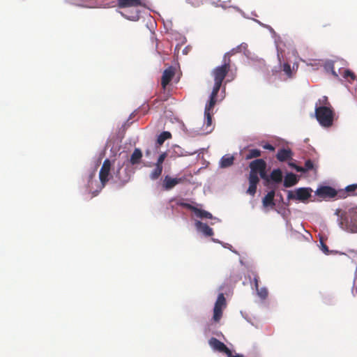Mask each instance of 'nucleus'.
Here are the masks:
<instances>
[{
    "label": "nucleus",
    "mask_w": 357,
    "mask_h": 357,
    "mask_svg": "<svg viewBox=\"0 0 357 357\" xmlns=\"http://www.w3.org/2000/svg\"><path fill=\"white\" fill-rule=\"evenodd\" d=\"M335 215L339 217V225L342 229L357 233V206L344 211L337 209Z\"/></svg>",
    "instance_id": "1"
},
{
    "label": "nucleus",
    "mask_w": 357,
    "mask_h": 357,
    "mask_svg": "<svg viewBox=\"0 0 357 357\" xmlns=\"http://www.w3.org/2000/svg\"><path fill=\"white\" fill-rule=\"evenodd\" d=\"M238 52L236 47H235L225 54L222 59V65L217 66L213 70L211 75L214 78V85L221 87L223 80L231 69V61L230 57Z\"/></svg>",
    "instance_id": "2"
},
{
    "label": "nucleus",
    "mask_w": 357,
    "mask_h": 357,
    "mask_svg": "<svg viewBox=\"0 0 357 357\" xmlns=\"http://www.w3.org/2000/svg\"><path fill=\"white\" fill-rule=\"evenodd\" d=\"M250 172L248 176L249 188L247 193L254 196L257 192V184L259 182L258 172L263 168H266V163L263 159H256L249 164Z\"/></svg>",
    "instance_id": "3"
},
{
    "label": "nucleus",
    "mask_w": 357,
    "mask_h": 357,
    "mask_svg": "<svg viewBox=\"0 0 357 357\" xmlns=\"http://www.w3.org/2000/svg\"><path fill=\"white\" fill-rule=\"evenodd\" d=\"M220 89V86L214 85L212 92L210 96V98L208 102L206 103L204 109V116L206 118V121L204 122V126H205L204 134H208L212 132V115H213V109L216 104L217 100L216 97Z\"/></svg>",
    "instance_id": "4"
},
{
    "label": "nucleus",
    "mask_w": 357,
    "mask_h": 357,
    "mask_svg": "<svg viewBox=\"0 0 357 357\" xmlns=\"http://www.w3.org/2000/svg\"><path fill=\"white\" fill-rule=\"evenodd\" d=\"M315 116L321 126L328 128L333 125L334 111L331 106H318L316 103Z\"/></svg>",
    "instance_id": "5"
},
{
    "label": "nucleus",
    "mask_w": 357,
    "mask_h": 357,
    "mask_svg": "<svg viewBox=\"0 0 357 357\" xmlns=\"http://www.w3.org/2000/svg\"><path fill=\"white\" fill-rule=\"evenodd\" d=\"M226 299L222 293L218 296L213 308V319L215 322H218L222 316V310L226 307Z\"/></svg>",
    "instance_id": "6"
},
{
    "label": "nucleus",
    "mask_w": 357,
    "mask_h": 357,
    "mask_svg": "<svg viewBox=\"0 0 357 357\" xmlns=\"http://www.w3.org/2000/svg\"><path fill=\"white\" fill-rule=\"evenodd\" d=\"M114 182L118 183L120 186L124 185L130 179V171L127 168L119 165V167L114 172Z\"/></svg>",
    "instance_id": "7"
},
{
    "label": "nucleus",
    "mask_w": 357,
    "mask_h": 357,
    "mask_svg": "<svg viewBox=\"0 0 357 357\" xmlns=\"http://www.w3.org/2000/svg\"><path fill=\"white\" fill-rule=\"evenodd\" d=\"M311 190L308 188H301L296 190V193L292 191H288V199H296L305 202L311 196Z\"/></svg>",
    "instance_id": "8"
},
{
    "label": "nucleus",
    "mask_w": 357,
    "mask_h": 357,
    "mask_svg": "<svg viewBox=\"0 0 357 357\" xmlns=\"http://www.w3.org/2000/svg\"><path fill=\"white\" fill-rule=\"evenodd\" d=\"M110 169V160L109 159L105 160L99 172V178L102 187H104L109 181Z\"/></svg>",
    "instance_id": "9"
},
{
    "label": "nucleus",
    "mask_w": 357,
    "mask_h": 357,
    "mask_svg": "<svg viewBox=\"0 0 357 357\" xmlns=\"http://www.w3.org/2000/svg\"><path fill=\"white\" fill-rule=\"evenodd\" d=\"M210 347L215 351L225 354L227 356L230 355L231 350L221 341L215 337H211L208 340Z\"/></svg>",
    "instance_id": "10"
},
{
    "label": "nucleus",
    "mask_w": 357,
    "mask_h": 357,
    "mask_svg": "<svg viewBox=\"0 0 357 357\" xmlns=\"http://www.w3.org/2000/svg\"><path fill=\"white\" fill-rule=\"evenodd\" d=\"M317 195L321 198H333L337 197L339 198V190L337 191L330 186H323L317 189Z\"/></svg>",
    "instance_id": "11"
},
{
    "label": "nucleus",
    "mask_w": 357,
    "mask_h": 357,
    "mask_svg": "<svg viewBox=\"0 0 357 357\" xmlns=\"http://www.w3.org/2000/svg\"><path fill=\"white\" fill-rule=\"evenodd\" d=\"M174 75L175 68L173 66H169L164 70L161 78V85L164 89L170 83Z\"/></svg>",
    "instance_id": "12"
},
{
    "label": "nucleus",
    "mask_w": 357,
    "mask_h": 357,
    "mask_svg": "<svg viewBox=\"0 0 357 357\" xmlns=\"http://www.w3.org/2000/svg\"><path fill=\"white\" fill-rule=\"evenodd\" d=\"M146 4L142 0H117V6L120 8L145 7Z\"/></svg>",
    "instance_id": "13"
},
{
    "label": "nucleus",
    "mask_w": 357,
    "mask_h": 357,
    "mask_svg": "<svg viewBox=\"0 0 357 357\" xmlns=\"http://www.w3.org/2000/svg\"><path fill=\"white\" fill-rule=\"evenodd\" d=\"M183 181L184 178H172L169 176H166L163 181L162 186L165 190H169Z\"/></svg>",
    "instance_id": "14"
},
{
    "label": "nucleus",
    "mask_w": 357,
    "mask_h": 357,
    "mask_svg": "<svg viewBox=\"0 0 357 357\" xmlns=\"http://www.w3.org/2000/svg\"><path fill=\"white\" fill-rule=\"evenodd\" d=\"M357 195V184L347 185L345 189L339 190V198H346L348 196Z\"/></svg>",
    "instance_id": "15"
},
{
    "label": "nucleus",
    "mask_w": 357,
    "mask_h": 357,
    "mask_svg": "<svg viewBox=\"0 0 357 357\" xmlns=\"http://www.w3.org/2000/svg\"><path fill=\"white\" fill-rule=\"evenodd\" d=\"M196 228L202 232L206 236H212L213 235V231L207 224L203 223L201 221H196Z\"/></svg>",
    "instance_id": "16"
},
{
    "label": "nucleus",
    "mask_w": 357,
    "mask_h": 357,
    "mask_svg": "<svg viewBox=\"0 0 357 357\" xmlns=\"http://www.w3.org/2000/svg\"><path fill=\"white\" fill-rule=\"evenodd\" d=\"M293 155V153L289 149H281L278 151L276 158L280 162L287 161L291 159Z\"/></svg>",
    "instance_id": "17"
},
{
    "label": "nucleus",
    "mask_w": 357,
    "mask_h": 357,
    "mask_svg": "<svg viewBox=\"0 0 357 357\" xmlns=\"http://www.w3.org/2000/svg\"><path fill=\"white\" fill-rule=\"evenodd\" d=\"M275 195V192L274 190H271L270 192H268L266 195V196L263 198V200H262L263 206L264 207H268V206L273 207V206H275V204L274 202Z\"/></svg>",
    "instance_id": "18"
},
{
    "label": "nucleus",
    "mask_w": 357,
    "mask_h": 357,
    "mask_svg": "<svg viewBox=\"0 0 357 357\" xmlns=\"http://www.w3.org/2000/svg\"><path fill=\"white\" fill-rule=\"evenodd\" d=\"M298 182L296 175L293 173H289L284 177L283 185L285 188H290L296 185Z\"/></svg>",
    "instance_id": "19"
},
{
    "label": "nucleus",
    "mask_w": 357,
    "mask_h": 357,
    "mask_svg": "<svg viewBox=\"0 0 357 357\" xmlns=\"http://www.w3.org/2000/svg\"><path fill=\"white\" fill-rule=\"evenodd\" d=\"M234 157L230 155H224L220 161V167L221 168H227L234 164Z\"/></svg>",
    "instance_id": "20"
},
{
    "label": "nucleus",
    "mask_w": 357,
    "mask_h": 357,
    "mask_svg": "<svg viewBox=\"0 0 357 357\" xmlns=\"http://www.w3.org/2000/svg\"><path fill=\"white\" fill-rule=\"evenodd\" d=\"M270 180L275 183H280L282 181V171L280 169H273L269 176Z\"/></svg>",
    "instance_id": "21"
},
{
    "label": "nucleus",
    "mask_w": 357,
    "mask_h": 357,
    "mask_svg": "<svg viewBox=\"0 0 357 357\" xmlns=\"http://www.w3.org/2000/svg\"><path fill=\"white\" fill-rule=\"evenodd\" d=\"M293 166V165H290ZM295 169L298 172H305L314 169V164L311 160H307L305 161L304 167L294 166Z\"/></svg>",
    "instance_id": "22"
},
{
    "label": "nucleus",
    "mask_w": 357,
    "mask_h": 357,
    "mask_svg": "<svg viewBox=\"0 0 357 357\" xmlns=\"http://www.w3.org/2000/svg\"><path fill=\"white\" fill-rule=\"evenodd\" d=\"M142 157V151H140V149H135L130 157L131 164L135 165V164L139 163V160L141 159Z\"/></svg>",
    "instance_id": "23"
},
{
    "label": "nucleus",
    "mask_w": 357,
    "mask_h": 357,
    "mask_svg": "<svg viewBox=\"0 0 357 357\" xmlns=\"http://www.w3.org/2000/svg\"><path fill=\"white\" fill-rule=\"evenodd\" d=\"M194 213L196 215V216H197L198 218H208V219L213 218V215L211 213H209L206 211L198 208L197 207L195 208Z\"/></svg>",
    "instance_id": "24"
},
{
    "label": "nucleus",
    "mask_w": 357,
    "mask_h": 357,
    "mask_svg": "<svg viewBox=\"0 0 357 357\" xmlns=\"http://www.w3.org/2000/svg\"><path fill=\"white\" fill-rule=\"evenodd\" d=\"M261 151L257 149H248V153L245 156L246 160H250L252 158H257L261 156Z\"/></svg>",
    "instance_id": "25"
},
{
    "label": "nucleus",
    "mask_w": 357,
    "mask_h": 357,
    "mask_svg": "<svg viewBox=\"0 0 357 357\" xmlns=\"http://www.w3.org/2000/svg\"><path fill=\"white\" fill-rule=\"evenodd\" d=\"M155 169L150 174V178L152 180L158 179L162 172V166L155 165Z\"/></svg>",
    "instance_id": "26"
},
{
    "label": "nucleus",
    "mask_w": 357,
    "mask_h": 357,
    "mask_svg": "<svg viewBox=\"0 0 357 357\" xmlns=\"http://www.w3.org/2000/svg\"><path fill=\"white\" fill-rule=\"evenodd\" d=\"M342 75L350 83H352L356 79V75L349 69L344 70Z\"/></svg>",
    "instance_id": "27"
},
{
    "label": "nucleus",
    "mask_w": 357,
    "mask_h": 357,
    "mask_svg": "<svg viewBox=\"0 0 357 357\" xmlns=\"http://www.w3.org/2000/svg\"><path fill=\"white\" fill-rule=\"evenodd\" d=\"M172 134L168 131H164L161 132L157 139V143L159 145H162L166 139H170Z\"/></svg>",
    "instance_id": "28"
},
{
    "label": "nucleus",
    "mask_w": 357,
    "mask_h": 357,
    "mask_svg": "<svg viewBox=\"0 0 357 357\" xmlns=\"http://www.w3.org/2000/svg\"><path fill=\"white\" fill-rule=\"evenodd\" d=\"M258 296L261 299H266L268 297V292L266 287L256 289Z\"/></svg>",
    "instance_id": "29"
},
{
    "label": "nucleus",
    "mask_w": 357,
    "mask_h": 357,
    "mask_svg": "<svg viewBox=\"0 0 357 357\" xmlns=\"http://www.w3.org/2000/svg\"><path fill=\"white\" fill-rule=\"evenodd\" d=\"M325 69L327 70V71H331L332 75L336 77V78H338V75L337 74V73L335 72V70H334V65H333V62H328L327 63L326 65H325Z\"/></svg>",
    "instance_id": "30"
},
{
    "label": "nucleus",
    "mask_w": 357,
    "mask_h": 357,
    "mask_svg": "<svg viewBox=\"0 0 357 357\" xmlns=\"http://www.w3.org/2000/svg\"><path fill=\"white\" fill-rule=\"evenodd\" d=\"M318 106H331L327 96H323L317 102Z\"/></svg>",
    "instance_id": "31"
},
{
    "label": "nucleus",
    "mask_w": 357,
    "mask_h": 357,
    "mask_svg": "<svg viewBox=\"0 0 357 357\" xmlns=\"http://www.w3.org/2000/svg\"><path fill=\"white\" fill-rule=\"evenodd\" d=\"M121 14L123 17L132 21H136L139 19V12L137 11L132 15H127L126 14H124L123 13H121Z\"/></svg>",
    "instance_id": "32"
},
{
    "label": "nucleus",
    "mask_w": 357,
    "mask_h": 357,
    "mask_svg": "<svg viewBox=\"0 0 357 357\" xmlns=\"http://www.w3.org/2000/svg\"><path fill=\"white\" fill-rule=\"evenodd\" d=\"M266 168H263L262 170L259 171L258 172V174H259L260 177L264 179L266 182H269V176L266 174Z\"/></svg>",
    "instance_id": "33"
},
{
    "label": "nucleus",
    "mask_w": 357,
    "mask_h": 357,
    "mask_svg": "<svg viewBox=\"0 0 357 357\" xmlns=\"http://www.w3.org/2000/svg\"><path fill=\"white\" fill-rule=\"evenodd\" d=\"M177 204L180 206H182L183 208H188V209H190L192 211L194 212L195 209V206H193L192 205L190 204H188V203H185V202H178L177 203Z\"/></svg>",
    "instance_id": "34"
},
{
    "label": "nucleus",
    "mask_w": 357,
    "mask_h": 357,
    "mask_svg": "<svg viewBox=\"0 0 357 357\" xmlns=\"http://www.w3.org/2000/svg\"><path fill=\"white\" fill-rule=\"evenodd\" d=\"M283 71L289 77L291 76V66L289 63H284V65H283Z\"/></svg>",
    "instance_id": "35"
},
{
    "label": "nucleus",
    "mask_w": 357,
    "mask_h": 357,
    "mask_svg": "<svg viewBox=\"0 0 357 357\" xmlns=\"http://www.w3.org/2000/svg\"><path fill=\"white\" fill-rule=\"evenodd\" d=\"M166 157H167V153H162L158 157L155 164L158 165H160V166H162V163H163L164 160H165Z\"/></svg>",
    "instance_id": "36"
},
{
    "label": "nucleus",
    "mask_w": 357,
    "mask_h": 357,
    "mask_svg": "<svg viewBox=\"0 0 357 357\" xmlns=\"http://www.w3.org/2000/svg\"><path fill=\"white\" fill-rule=\"evenodd\" d=\"M248 45L246 43H242L240 45L236 47L237 51L238 52H245L247 50Z\"/></svg>",
    "instance_id": "37"
},
{
    "label": "nucleus",
    "mask_w": 357,
    "mask_h": 357,
    "mask_svg": "<svg viewBox=\"0 0 357 357\" xmlns=\"http://www.w3.org/2000/svg\"><path fill=\"white\" fill-rule=\"evenodd\" d=\"M253 275H254L253 280H254L255 287V289H258V287H259V275L257 273H254Z\"/></svg>",
    "instance_id": "38"
},
{
    "label": "nucleus",
    "mask_w": 357,
    "mask_h": 357,
    "mask_svg": "<svg viewBox=\"0 0 357 357\" xmlns=\"http://www.w3.org/2000/svg\"><path fill=\"white\" fill-rule=\"evenodd\" d=\"M263 148L264 149H267L271 151H273L275 150V147L270 144H266L265 145L263 146Z\"/></svg>",
    "instance_id": "39"
},
{
    "label": "nucleus",
    "mask_w": 357,
    "mask_h": 357,
    "mask_svg": "<svg viewBox=\"0 0 357 357\" xmlns=\"http://www.w3.org/2000/svg\"><path fill=\"white\" fill-rule=\"evenodd\" d=\"M321 250L325 254H328L329 252L328 246L324 244L322 241H321Z\"/></svg>",
    "instance_id": "40"
},
{
    "label": "nucleus",
    "mask_w": 357,
    "mask_h": 357,
    "mask_svg": "<svg viewBox=\"0 0 357 357\" xmlns=\"http://www.w3.org/2000/svg\"><path fill=\"white\" fill-rule=\"evenodd\" d=\"M227 356V357H244V356L243 354H236L235 355H233L231 351H230V355Z\"/></svg>",
    "instance_id": "41"
},
{
    "label": "nucleus",
    "mask_w": 357,
    "mask_h": 357,
    "mask_svg": "<svg viewBox=\"0 0 357 357\" xmlns=\"http://www.w3.org/2000/svg\"><path fill=\"white\" fill-rule=\"evenodd\" d=\"M351 252L354 253V256H357V251H351Z\"/></svg>",
    "instance_id": "42"
}]
</instances>
